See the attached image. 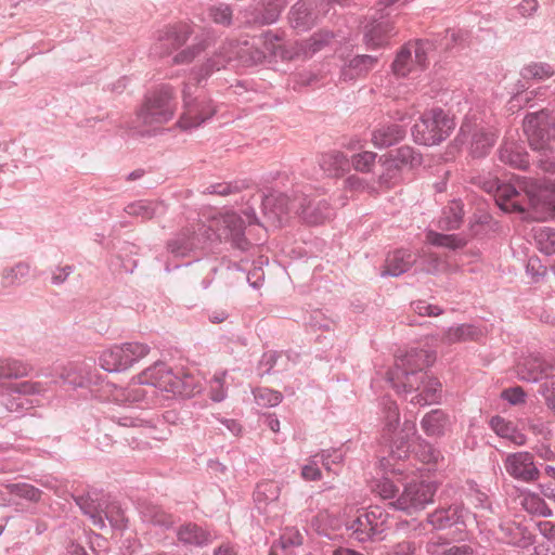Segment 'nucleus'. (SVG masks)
Listing matches in <instances>:
<instances>
[{
  "label": "nucleus",
  "mask_w": 555,
  "mask_h": 555,
  "mask_svg": "<svg viewBox=\"0 0 555 555\" xmlns=\"http://www.w3.org/2000/svg\"><path fill=\"white\" fill-rule=\"evenodd\" d=\"M347 156L339 151H331L320 156L319 165L325 175L339 176L348 167Z\"/></svg>",
  "instance_id": "nucleus-40"
},
{
  "label": "nucleus",
  "mask_w": 555,
  "mask_h": 555,
  "mask_svg": "<svg viewBox=\"0 0 555 555\" xmlns=\"http://www.w3.org/2000/svg\"><path fill=\"white\" fill-rule=\"evenodd\" d=\"M524 132L532 150L540 152L538 166L545 172L555 173L553 142L555 141V116L547 107L528 114L524 120Z\"/></svg>",
  "instance_id": "nucleus-5"
},
{
  "label": "nucleus",
  "mask_w": 555,
  "mask_h": 555,
  "mask_svg": "<svg viewBox=\"0 0 555 555\" xmlns=\"http://www.w3.org/2000/svg\"><path fill=\"white\" fill-rule=\"evenodd\" d=\"M455 127V121L441 107L424 112L412 127V137L417 144L433 146L444 141Z\"/></svg>",
  "instance_id": "nucleus-9"
},
{
  "label": "nucleus",
  "mask_w": 555,
  "mask_h": 555,
  "mask_svg": "<svg viewBox=\"0 0 555 555\" xmlns=\"http://www.w3.org/2000/svg\"><path fill=\"white\" fill-rule=\"evenodd\" d=\"M506 473L515 480L532 482L539 479V469L534 463V456L527 451L508 454L504 460Z\"/></svg>",
  "instance_id": "nucleus-17"
},
{
  "label": "nucleus",
  "mask_w": 555,
  "mask_h": 555,
  "mask_svg": "<svg viewBox=\"0 0 555 555\" xmlns=\"http://www.w3.org/2000/svg\"><path fill=\"white\" fill-rule=\"evenodd\" d=\"M31 372L33 366L28 362L14 358L0 359V379H16L28 376Z\"/></svg>",
  "instance_id": "nucleus-41"
},
{
  "label": "nucleus",
  "mask_w": 555,
  "mask_h": 555,
  "mask_svg": "<svg viewBox=\"0 0 555 555\" xmlns=\"http://www.w3.org/2000/svg\"><path fill=\"white\" fill-rule=\"evenodd\" d=\"M302 544V535L298 530H286L279 540V546L285 555H297L296 548Z\"/></svg>",
  "instance_id": "nucleus-57"
},
{
  "label": "nucleus",
  "mask_w": 555,
  "mask_h": 555,
  "mask_svg": "<svg viewBox=\"0 0 555 555\" xmlns=\"http://www.w3.org/2000/svg\"><path fill=\"white\" fill-rule=\"evenodd\" d=\"M416 543L412 540H403L386 547L384 555H415Z\"/></svg>",
  "instance_id": "nucleus-64"
},
{
  "label": "nucleus",
  "mask_w": 555,
  "mask_h": 555,
  "mask_svg": "<svg viewBox=\"0 0 555 555\" xmlns=\"http://www.w3.org/2000/svg\"><path fill=\"white\" fill-rule=\"evenodd\" d=\"M421 440L417 436L416 426L412 422H404L398 437L392 441L390 453L387 457L380 460V467L386 475L393 477L402 476L409 470L408 464L404 462L410 456L412 443Z\"/></svg>",
  "instance_id": "nucleus-12"
},
{
  "label": "nucleus",
  "mask_w": 555,
  "mask_h": 555,
  "mask_svg": "<svg viewBox=\"0 0 555 555\" xmlns=\"http://www.w3.org/2000/svg\"><path fill=\"white\" fill-rule=\"evenodd\" d=\"M313 0H299L289 11V23L293 28L299 31L308 30L315 21Z\"/></svg>",
  "instance_id": "nucleus-25"
},
{
  "label": "nucleus",
  "mask_w": 555,
  "mask_h": 555,
  "mask_svg": "<svg viewBox=\"0 0 555 555\" xmlns=\"http://www.w3.org/2000/svg\"><path fill=\"white\" fill-rule=\"evenodd\" d=\"M379 405L382 406L384 430L387 434H393L400 423V413L397 403L388 396L380 399Z\"/></svg>",
  "instance_id": "nucleus-43"
},
{
  "label": "nucleus",
  "mask_w": 555,
  "mask_h": 555,
  "mask_svg": "<svg viewBox=\"0 0 555 555\" xmlns=\"http://www.w3.org/2000/svg\"><path fill=\"white\" fill-rule=\"evenodd\" d=\"M266 53L248 41L229 40L199 68L196 79L199 82L233 62L237 66H253L261 63Z\"/></svg>",
  "instance_id": "nucleus-6"
},
{
  "label": "nucleus",
  "mask_w": 555,
  "mask_h": 555,
  "mask_svg": "<svg viewBox=\"0 0 555 555\" xmlns=\"http://www.w3.org/2000/svg\"><path fill=\"white\" fill-rule=\"evenodd\" d=\"M323 468L327 472L337 474V467H340L345 460V454L340 449H326L317 453Z\"/></svg>",
  "instance_id": "nucleus-54"
},
{
  "label": "nucleus",
  "mask_w": 555,
  "mask_h": 555,
  "mask_svg": "<svg viewBox=\"0 0 555 555\" xmlns=\"http://www.w3.org/2000/svg\"><path fill=\"white\" fill-rule=\"evenodd\" d=\"M524 507L531 514H535L542 517L552 516V509L547 506L545 501L538 494H528L524 499Z\"/></svg>",
  "instance_id": "nucleus-58"
},
{
  "label": "nucleus",
  "mask_w": 555,
  "mask_h": 555,
  "mask_svg": "<svg viewBox=\"0 0 555 555\" xmlns=\"http://www.w3.org/2000/svg\"><path fill=\"white\" fill-rule=\"evenodd\" d=\"M109 420L120 427L145 429H154L156 427L154 418H144L133 410L121 415H112Z\"/></svg>",
  "instance_id": "nucleus-42"
},
{
  "label": "nucleus",
  "mask_w": 555,
  "mask_h": 555,
  "mask_svg": "<svg viewBox=\"0 0 555 555\" xmlns=\"http://www.w3.org/2000/svg\"><path fill=\"white\" fill-rule=\"evenodd\" d=\"M209 17L218 25L229 27L232 24L233 12L229 4L220 3L209 8Z\"/></svg>",
  "instance_id": "nucleus-60"
},
{
  "label": "nucleus",
  "mask_w": 555,
  "mask_h": 555,
  "mask_svg": "<svg viewBox=\"0 0 555 555\" xmlns=\"http://www.w3.org/2000/svg\"><path fill=\"white\" fill-rule=\"evenodd\" d=\"M518 186L501 182L496 186L495 202L506 212H525L529 208L555 214V193L542 189L527 178H518Z\"/></svg>",
  "instance_id": "nucleus-4"
},
{
  "label": "nucleus",
  "mask_w": 555,
  "mask_h": 555,
  "mask_svg": "<svg viewBox=\"0 0 555 555\" xmlns=\"http://www.w3.org/2000/svg\"><path fill=\"white\" fill-rule=\"evenodd\" d=\"M52 380H23L8 387L1 395V404L10 413L22 416L43 403L53 389Z\"/></svg>",
  "instance_id": "nucleus-7"
},
{
  "label": "nucleus",
  "mask_w": 555,
  "mask_h": 555,
  "mask_svg": "<svg viewBox=\"0 0 555 555\" xmlns=\"http://www.w3.org/2000/svg\"><path fill=\"white\" fill-rule=\"evenodd\" d=\"M142 517L145 522L152 524L154 526H158L160 528H170L173 524V520L170 515L165 513L158 506H146L142 511Z\"/></svg>",
  "instance_id": "nucleus-53"
},
{
  "label": "nucleus",
  "mask_w": 555,
  "mask_h": 555,
  "mask_svg": "<svg viewBox=\"0 0 555 555\" xmlns=\"http://www.w3.org/2000/svg\"><path fill=\"white\" fill-rule=\"evenodd\" d=\"M177 538L184 545L204 547L210 544L216 535L206 527L194 522H186L179 527Z\"/></svg>",
  "instance_id": "nucleus-22"
},
{
  "label": "nucleus",
  "mask_w": 555,
  "mask_h": 555,
  "mask_svg": "<svg viewBox=\"0 0 555 555\" xmlns=\"http://www.w3.org/2000/svg\"><path fill=\"white\" fill-rule=\"evenodd\" d=\"M377 56L373 55H356L341 67L340 78L345 81L354 80L373 69L377 63Z\"/></svg>",
  "instance_id": "nucleus-28"
},
{
  "label": "nucleus",
  "mask_w": 555,
  "mask_h": 555,
  "mask_svg": "<svg viewBox=\"0 0 555 555\" xmlns=\"http://www.w3.org/2000/svg\"><path fill=\"white\" fill-rule=\"evenodd\" d=\"M60 378L68 390L76 391L83 399L137 402L149 408L163 404L169 398L168 393L192 397L201 390L193 375L182 371L176 373L160 361L138 376L139 385L127 388L105 380L99 370L87 362H69L63 367Z\"/></svg>",
  "instance_id": "nucleus-1"
},
{
  "label": "nucleus",
  "mask_w": 555,
  "mask_h": 555,
  "mask_svg": "<svg viewBox=\"0 0 555 555\" xmlns=\"http://www.w3.org/2000/svg\"><path fill=\"white\" fill-rule=\"evenodd\" d=\"M377 155L374 152L364 151L352 156V167L357 171L370 172L375 165Z\"/></svg>",
  "instance_id": "nucleus-62"
},
{
  "label": "nucleus",
  "mask_w": 555,
  "mask_h": 555,
  "mask_svg": "<svg viewBox=\"0 0 555 555\" xmlns=\"http://www.w3.org/2000/svg\"><path fill=\"white\" fill-rule=\"evenodd\" d=\"M554 75V66L547 62H530L520 69V76L525 80H545Z\"/></svg>",
  "instance_id": "nucleus-44"
},
{
  "label": "nucleus",
  "mask_w": 555,
  "mask_h": 555,
  "mask_svg": "<svg viewBox=\"0 0 555 555\" xmlns=\"http://www.w3.org/2000/svg\"><path fill=\"white\" fill-rule=\"evenodd\" d=\"M482 332L474 324H459L447 328L441 339L448 344H455L467 340H478Z\"/></svg>",
  "instance_id": "nucleus-34"
},
{
  "label": "nucleus",
  "mask_w": 555,
  "mask_h": 555,
  "mask_svg": "<svg viewBox=\"0 0 555 555\" xmlns=\"http://www.w3.org/2000/svg\"><path fill=\"white\" fill-rule=\"evenodd\" d=\"M466 485V499L468 503L478 511L476 513H472V520L476 524L477 528L482 531L486 522L482 518L487 517L489 514H494V507L488 493L475 481L468 480Z\"/></svg>",
  "instance_id": "nucleus-20"
},
{
  "label": "nucleus",
  "mask_w": 555,
  "mask_h": 555,
  "mask_svg": "<svg viewBox=\"0 0 555 555\" xmlns=\"http://www.w3.org/2000/svg\"><path fill=\"white\" fill-rule=\"evenodd\" d=\"M437 487L429 481L411 480L406 482L400 496L390 505L398 511L411 514L423 509L433 501Z\"/></svg>",
  "instance_id": "nucleus-14"
},
{
  "label": "nucleus",
  "mask_w": 555,
  "mask_h": 555,
  "mask_svg": "<svg viewBox=\"0 0 555 555\" xmlns=\"http://www.w3.org/2000/svg\"><path fill=\"white\" fill-rule=\"evenodd\" d=\"M392 160L398 168H415L422 165L423 157L414 147L403 145L395 151Z\"/></svg>",
  "instance_id": "nucleus-46"
},
{
  "label": "nucleus",
  "mask_w": 555,
  "mask_h": 555,
  "mask_svg": "<svg viewBox=\"0 0 555 555\" xmlns=\"http://www.w3.org/2000/svg\"><path fill=\"white\" fill-rule=\"evenodd\" d=\"M103 498L104 495L95 490L74 495V500L80 511L87 515L92 525L99 529H104L103 515L101 514V509L105 502Z\"/></svg>",
  "instance_id": "nucleus-21"
},
{
  "label": "nucleus",
  "mask_w": 555,
  "mask_h": 555,
  "mask_svg": "<svg viewBox=\"0 0 555 555\" xmlns=\"http://www.w3.org/2000/svg\"><path fill=\"white\" fill-rule=\"evenodd\" d=\"M284 9L283 0H270L263 4L262 9L255 10L248 24L263 26L275 23Z\"/></svg>",
  "instance_id": "nucleus-33"
},
{
  "label": "nucleus",
  "mask_w": 555,
  "mask_h": 555,
  "mask_svg": "<svg viewBox=\"0 0 555 555\" xmlns=\"http://www.w3.org/2000/svg\"><path fill=\"white\" fill-rule=\"evenodd\" d=\"M417 262L416 255L410 249L401 248L389 253L382 276H400Z\"/></svg>",
  "instance_id": "nucleus-23"
},
{
  "label": "nucleus",
  "mask_w": 555,
  "mask_h": 555,
  "mask_svg": "<svg viewBox=\"0 0 555 555\" xmlns=\"http://www.w3.org/2000/svg\"><path fill=\"white\" fill-rule=\"evenodd\" d=\"M172 116L171 106H140L130 127V134L138 138L155 135L157 128L154 125L167 122Z\"/></svg>",
  "instance_id": "nucleus-15"
},
{
  "label": "nucleus",
  "mask_w": 555,
  "mask_h": 555,
  "mask_svg": "<svg viewBox=\"0 0 555 555\" xmlns=\"http://www.w3.org/2000/svg\"><path fill=\"white\" fill-rule=\"evenodd\" d=\"M30 266L27 262L20 261L13 267L5 268L2 272V285L4 287L16 286L28 276Z\"/></svg>",
  "instance_id": "nucleus-50"
},
{
  "label": "nucleus",
  "mask_w": 555,
  "mask_h": 555,
  "mask_svg": "<svg viewBox=\"0 0 555 555\" xmlns=\"http://www.w3.org/2000/svg\"><path fill=\"white\" fill-rule=\"evenodd\" d=\"M554 372L555 364L546 362L540 353H529L516 365L517 377L528 383L544 382Z\"/></svg>",
  "instance_id": "nucleus-18"
},
{
  "label": "nucleus",
  "mask_w": 555,
  "mask_h": 555,
  "mask_svg": "<svg viewBox=\"0 0 555 555\" xmlns=\"http://www.w3.org/2000/svg\"><path fill=\"white\" fill-rule=\"evenodd\" d=\"M500 529L507 544L520 548H528L535 543L532 532L521 524L508 521L501 525Z\"/></svg>",
  "instance_id": "nucleus-26"
},
{
  "label": "nucleus",
  "mask_w": 555,
  "mask_h": 555,
  "mask_svg": "<svg viewBox=\"0 0 555 555\" xmlns=\"http://www.w3.org/2000/svg\"><path fill=\"white\" fill-rule=\"evenodd\" d=\"M389 514L380 506L357 511L356 515L346 521L348 535L360 542H374L384 539V533L389 529Z\"/></svg>",
  "instance_id": "nucleus-8"
},
{
  "label": "nucleus",
  "mask_w": 555,
  "mask_h": 555,
  "mask_svg": "<svg viewBox=\"0 0 555 555\" xmlns=\"http://www.w3.org/2000/svg\"><path fill=\"white\" fill-rule=\"evenodd\" d=\"M490 427L498 436L508 439L516 446L526 443V436L512 422L502 416L495 415L491 417Z\"/></svg>",
  "instance_id": "nucleus-35"
},
{
  "label": "nucleus",
  "mask_w": 555,
  "mask_h": 555,
  "mask_svg": "<svg viewBox=\"0 0 555 555\" xmlns=\"http://www.w3.org/2000/svg\"><path fill=\"white\" fill-rule=\"evenodd\" d=\"M405 135V128L399 124L384 125L372 133V142L377 149L392 146L400 142Z\"/></svg>",
  "instance_id": "nucleus-30"
},
{
  "label": "nucleus",
  "mask_w": 555,
  "mask_h": 555,
  "mask_svg": "<svg viewBox=\"0 0 555 555\" xmlns=\"http://www.w3.org/2000/svg\"><path fill=\"white\" fill-rule=\"evenodd\" d=\"M435 357L423 349H411L386 372L385 382L412 404L426 406L441 400V383L429 376L424 367L431 365Z\"/></svg>",
  "instance_id": "nucleus-3"
},
{
  "label": "nucleus",
  "mask_w": 555,
  "mask_h": 555,
  "mask_svg": "<svg viewBox=\"0 0 555 555\" xmlns=\"http://www.w3.org/2000/svg\"><path fill=\"white\" fill-rule=\"evenodd\" d=\"M246 224L262 225L254 207L248 206L241 214L225 212L215 221L216 229L204 223L186 227L168 242L167 249L175 258L186 257L192 251L203 248L206 243L219 240L230 242L233 248L241 251H247L251 243L245 237Z\"/></svg>",
  "instance_id": "nucleus-2"
},
{
  "label": "nucleus",
  "mask_w": 555,
  "mask_h": 555,
  "mask_svg": "<svg viewBox=\"0 0 555 555\" xmlns=\"http://www.w3.org/2000/svg\"><path fill=\"white\" fill-rule=\"evenodd\" d=\"M125 212L141 221L151 220L166 212V205L160 201L139 199L128 204Z\"/></svg>",
  "instance_id": "nucleus-27"
},
{
  "label": "nucleus",
  "mask_w": 555,
  "mask_h": 555,
  "mask_svg": "<svg viewBox=\"0 0 555 555\" xmlns=\"http://www.w3.org/2000/svg\"><path fill=\"white\" fill-rule=\"evenodd\" d=\"M185 111L180 116L177 125L180 129L189 131L199 127L202 124L210 119L216 111L214 106H184Z\"/></svg>",
  "instance_id": "nucleus-29"
},
{
  "label": "nucleus",
  "mask_w": 555,
  "mask_h": 555,
  "mask_svg": "<svg viewBox=\"0 0 555 555\" xmlns=\"http://www.w3.org/2000/svg\"><path fill=\"white\" fill-rule=\"evenodd\" d=\"M436 46L430 39L409 41L400 48L391 64V73L396 79L409 78L424 70L428 62V53Z\"/></svg>",
  "instance_id": "nucleus-10"
},
{
  "label": "nucleus",
  "mask_w": 555,
  "mask_h": 555,
  "mask_svg": "<svg viewBox=\"0 0 555 555\" xmlns=\"http://www.w3.org/2000/svg\"><path fill=\"white\" fill-rule=\"evenodd\" d=\"M499 158L502 163L517 169H526L529 166V155L525 149L514 142H505L499 150Z\"/></svg>",
  "instance_id": "nucleus-31"
},
{
  "label": "nucleus",
  "mask_w": 555,
  "mask_h": 555,
  "mask_svg": "<svg viewBox=\"0 0 555 555\" xmlns=\"http://www.w3.org/2000/svg\"><path fill=\"white\" fill-rule=\"evenodd\" d=\"M533 236L538 249L547 255L555 254V229L551 227H538L533 229Z\"/></svg>",
  "instance_id": "nucleus-48"
},
{
  "label": "nucleus",
  "mask_w": 555,
  "mask_h": 555,
  "mask_svg": "<svg viewBox=\"0 0 555 555\" xmlns=\"http://www.w3.org/2000/svg\"><path fill=\"white\" fill-rule=\"evenodd\" d=\"M426 238L430 245L452 250L462 248L466 244V241L457 234H443L436 231H429L426 234Z\"/></svg>",
  "instance_id": "nucleus-49"
},
{
  "label": "nucleus",
  "mask_w": 555,
  "mask_h": 555,
  "mask_svg": "<svg viewBox=\"0 0 555 555\" xmlns=\"http://www.w3.org/2000/svg\"><path fill=\"white\" fill-rule=\"evenodd\" d=\"M9 493L30 502H38L41 499V490L26 482L1 483Z\"/></svg>",
  "instance_id": "nucleus-51"
},
{
  "label": "nucleus",
  "mask_w": 555,
  "mask_h": 555,
  "mask_svg": "<svg viewBox=\"0 0 555 555\" xmlns=\"http://www.w3.org/2000/svg\"><path fill=\"white\" fill-rule=\"evenodd\" d=\"M463 221V204L459 199H453L446 206L438 220V228L444 231L456 230Z\"/></svg>",
  "instance_id": "nucleus-39"
},
{
  "label": "nucleus",
  "mask_w": 555,
  "mask_h": 555,
  "mask_svg": "<svg viewBox=\"0 0 555 555\" xmlns=\"http://www.w3.org/2000/svg\"><path fill=\"white\" fill-rule=\"evenodd\" d=\"M539 393L544 398L546 406L555 414V372L541 383Z\"/></svg>",
  "instance_id": "nucleus-63"
},
{
  "label": "nucleus",
  "mask_w": 555,
  "mask_h": 555,
  "mask_svg": "<svg viewBox=\"0 0 555 555\" xmlns=\"http://www.w3.org/2000/svg\"><path fill=\"white\" fill-rule=\"evenodd\" d=\"M291 360L289 353L267 351L261 356L258 363L260 375H270L287 369L286 362Z\"/></svg>",
  "instance_id": "nucleus-37"
},
{
  "label": "nucleus",
  "mask_w": 555,
  "mask_h": 555,
  "mask_svg": "<svg viewBox=\"0 0 555 555\" xmlns=\"http://www.w3.org/2000/svg\"><path fill=\"white\" fill-rule=\"evenodd\" d=\"M470 520L472 512L462 502L439 506L427 515V522L435 530H447L454 526L467 528Z\"/></svg>",
  "instance_id": "nucleus-16"
},
{
  "label": "nucleus",
  "mask_w": 555,
  "mask_h": 555,
  "mask_svg": "<svg viewBox=\"0 0 555 555\" xmlns=\"http://www.w3.org/2000/svg\"><path fill=\"white\" fill-rule=\"evenodd\" d=\"M334 215L332 206L325 198H310L300 193L298 216L309 224H321Z\"/></svg>",
  "instance_id": "nucleus-19"
},
{
  "label": "nucleus",
  "mask_w": 555,
  "mask_h": 555,
  "mask_svg": "<svg viewBox=\"0 0 555 555\" xmlns=\"http://www.w3.org/2000/svg\"><path fill=\"white\" fill-rule=\"evenodd\" d=\"M320 456L318 454L310 455L307 463L301 466L300 475L306 481H318L322 479V472L320 469Z\"/></svg>",
  "instance_id": "nucleus-59"
},
{
  "label": "nucleus",
  "mask_w": 555,
  "mask_h": 555,
  "mask_svg": "<svg viewBox=\"0 0 555 555\" xmlns=\"http://www.w3.org/2000/svg\"><path fill=\"white\" fill-rule=\"evenodd\" d=\"M300 194L293 193L291 197L286 193L272 190L261 195V210L263 218L274 227H281L286 222L291 214L299 212Z\"/></svg>",
  "instance_id": "nucleus-13"
},
{
  "label": "nucleus",
  "mask_w": 555,
  "mask_h": 555,
  "mask_svg": "<svg viewBox=\"0 0 555 555\" xmlns=\"http://www.w3.org/2000/svg\"><path fill=\"white\" fill-rule=\"evenodd\" d=\"M149 352L150 347L138 341L114 345L101 352L99 364L106 372L119 373L131 367Z\"/></svg>",
  "instance_id": "nucleus-11"
},
{
  "label": "nucleus",
  "mask_w": 555,
  "mask_h": 555,
  "mask_svg": "<svg viewBox=\"0 0 555 555\" xmlns=\"http://www.w3.org/2000/svg\"><path fill=\"white\" fill-rule=\"evenodd\" d=\"M392 26L388 21L378 20L369 23L364 30V41L369 48H378L386 43Z\"/></svg>",
  "instance_id": "nucleus-32"
},
{
  "label": "nucleus",
  "mask_w": 555,
  "mask_h": 555,
  "mask_svg": "<svg viewBox=\"0 0 555 555\" xmlns=\"http://www.w3.org/2000/svg\"><path fill=\"white\" fill-rule=\"evenodd\" d=\"M448 423L447 413L440 409H435L424 415L421 427L427 436L439 437L444 434Z\"/></svg>",
  "instance_id": "nucleus-38"
},
{
  "label": "nucleus",
  "mask_w": 555,
  "mask_h": 555,
  "mask_svg": "<svg viewBox=\"0 0 555 555\" xmlns=\"http://www.w3.org/2000/svg\"><path fill=\"white\" fill-rule=\"evenodd\" d=\"M191 34L192 30L188 24L166 26L158 34L159 48L164 50V53H170L171 50L183 46Z\"/></svg>",
  "instance_id": "nucleus-24"
},
{
  "label": "nucleus",
  "mask_w": 555,
  "mask_h": 555,
  "mask_svg": "<svg viewBox=\"0 0 555 555\" xmlns=\"http://www.w3.org/2000/svg\"><path fill=\"white\" fill-rule=\"evenodd\" d=\"M101 514L103 515L104 528L108 524L115 530L126 529L127 518L119 505L104 502Z\"/></svg>",
  "instance_id": "nucleus-45"
},
{
  "label": "nucleus",
  "mask_w": 555,
  "mask_h": 555,
  "mask_svg": "<svg viewBox=\"0 0 555 555\" xmlns=\"http://www.w3.org/2000/svg\"><path fill=\"white\" fill-rule=\"evenodd\" d=\"M176 91L168 83L155 86L146 95L144 104H168L175 100Z\"/></svg>",
  "instance_id": "nucleus-55"
},
{
  "label": "nucleus",
  "mask_w": 555,
  "mask_h": 555,
  "mask_svg": "<svg viewBox=\"0 0 555 555\" xmlns=\"http://www.w3.org/2000/svg\"><path fill=\"white\" fill-rule=\"evenodd\" d=\"M429 555H474V550L467 544L450 545L447 542L429 541L426 544Z\"/></svg>",
  "instance_id": "nucleus-47"
},
{
  "label": "nucleus",
  "mask_w": 555,
  "mask_h": 555,
  "mask_svg": "<svg viewBox=\"0 0 555 555\" xmlns=\"http://www.w3.org/2000/svg\"><path fill=\"white\" fill-rule=\"evenodd\" d=\"M256 403L262 408L276 406L281 403L283 396L280 391L260 387L253 391Z\"/></svg>",
  "instance_id": "nucleus-56"
},
{
  "label": "nucleus",
  "mask_w": 555,
  "mask_h": 555,
  "mask_svg": "<svg viewBox=\"0 0 555 555\" xmlns=\"http://www.w3.org/2000/svg\"><path fill=\"white\" fill-rule=\"evenodd\" d=\"M416 258L417 262L415 264L421 271L428 274L443 272L448 267L446 255L431 251L430 249H422L416 255Z\"/></svg>",
  "instance_id": "nucleus-36"
},
{
  "label": "nucleus",
  "mask_w": 555,
  "mask_h": 555,
  "mask_svg": "<svg viewBox=\"0 0 555 555\" xmlns=\"http://www.w3.org/2000/svg\"><path fill=\"white\" fill-rule=\"evenodd\" d=\"M227 371H218L208 383L209 398L215 402H221L227 398L228 387L225 384Z\"/></svg>",
  "instance_id": "nucleus-52"
},
{
  "label": "nucleus",
  "mask_w": 555,
  "mask_h": 555,
  "mask_svg": "<svg viewBox=\"0 0 555 555\" xmlns=\"http://www.w3.org/2000/svg\"><path fill=\"white\" fill-rule=\"evenodd\" d=\"M526 274L532 283H539L547 275V268L538 257H530L526 263Z\"/></svg>",
  "instance_id": "nucleus-61"
}]
</instances>
